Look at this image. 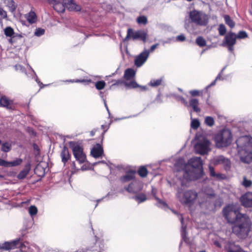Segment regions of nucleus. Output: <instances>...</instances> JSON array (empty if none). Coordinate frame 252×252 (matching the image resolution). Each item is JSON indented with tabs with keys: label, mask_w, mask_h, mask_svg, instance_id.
I'll use <instances>...</instances> for the list:
<instances>
[{
	"label": "nucleus",
	"mask_w": 252,
	"mask_h": 252,
	"mask_svg": "<svg viewBox=\"0 0 252 252\" xmlns=\"http://www.w3.org/2000/svg\"><path fill=\"white\" fill-rule=\"evenodd\" d=\"M105 86V83L103 81H98L95 84L96 88L98 90L103 89Z\"/></svg>",
	"instance_id": "37998d69"
},
{
	"label": "nucleus",
	"mask_w": 252,
	"mask_h": 252,
	"mask_svg": "<svg viewBox=\"0 0 252 252\" xmlns=\"http://www.w3.org/2000/svg\"><path fill=\"white\" fill-rule=\"evenodd\" d=\"M189 93L192 96H198L200 94L199 92L197 90H191L189 92Z\"/></svg>",
	"instance_id": "603ef678"
},
{
	"label": "nucleus",
	"mask_w": 252,
	"mask_h": 252,
	"mask_svg": "<svg viewBox=\"0 0 252 252\" xmlns=\"http://www.w3.org/2000/svg\"><path fill=\"white\" fill-rule=\"evenodd\" d=\"M219 34L220 35H224L226 32L225 27L223 24H220L219 27Z\"/></svg>",
	"instance_id": "c03bdc74"
},
{
	"label": "nucleus",
	"mask_w": 252,
	"mask_h": 252,
	"mask_svg": "<svg viewBox=\"0 0 252 252\" xmlns=\"http://www.w3.org/2000/svg\"><path fill=\"white\" fill-rule=\"evenodd\" d=\"M225 249L228 252H245L238 245H235L234 243L228 242L225 246Z\"/></svg>",
	"instance_id": "f3484780"
},
{
	"label": "nucleus",
	"mask_w": 252,
	"mask_h": 252,
	"mask_svg": "<svg viewBox=\"0 0 252 252\" xmlns=\"http://www.w3.org/2000/svg\"><path fill=\"white\" fill-rule=\"evenodd\" d=\"M137 22L139 24H145L147 22V19L144 16H140L137 18Z\"/></svg>",
	"instance_id": "a18cd8bd"
},
{
	"label": "nucleus",
	"mask_w": 252,
	"mask_h": 252,
	"mask_svg": "<svg viewBox=\"0 0 252 252\" xmlns=\"http://www.w3.org/2000/svg\"><path fill=\"white\" fill-rule=\"evenodd\" d=\"M11 145L8 143H3L1 145V150L3 152H8L11 149Z\"/></svg>",
	"instance_id": "ea45409f"
},
{
	"label": "nucleus",
	"mask_w": 252,
	"mask_h": 252,
	"mask_svg": "<svg viewBox=\"0 0 252 252\" xmlns=\"http://www.w3.org/2000/svg\"><path fill=\"white\" fill-rule=\"evenodd\" d=\"M238 152L241 160L245 163H250L252 160V138L249 136L239 137L236 141Z\"/></svg>",
	"instance_id": "20e7f679"
},
{
	"label": "nucleus",
	"mask_w": 252,
	"mask_h": 252,
	"mask_svg": "<svg viewBox=\"0 0 252 252\" xmlns=\"http://www.w3.org/2000/svg\"><path fill=\"white\" fill-rule=\"evenodd\" d=\"M68 82H76V83H78V82H81V83H87V84L88 83H90L91 82V80H76L75 81H74V80H69V81H67Z\"/></svg>",
	"instance_id": "8fccbe9b"
},
{
	"label": "nucleus",
	"mask_w": 252,
	"mask_h": 252,
	"mask_svg": "<svg viewBox=\"0 0 252 252\" xmlns=\"http://www.w3.org/2000/svg\"><path fill=\"white\" fill-rule=\"evenodd\" d=\"M14 33V30L10 27H7L4 29V34L6 36L11 37Z\"/></svg>",
	"instance_id": "4c0bfd02"
},
{
	"label": "nucleus",
	"mask_w": 252,
	"mask_h": 252,
	"mask_svg": "<svg viewBox=\"0 0 252 252\" xmlns=\"http://www.w3.org/2000/svg\"><path fill=\"white\" fill-rule=\"evenodd\" d=\"M134 198L138 203L143 202L147 200L146 195L143 193L138 194L135 195L134 197Z\"/></svg>",
	"instance_id": "cd10ccee"
},
{
	"label": "nucleus",
	"mask_w": 252,
	"mask_h": 252,
	"mask_svg": "<svg viewBox=\"0 0 252 252\" xmlns=\"http://www.w3.org/2000/svg\"><path fill=\"white\" fill-rule=\"evenodd\" d=\"M220 75L219 74L217 77L216 78V79H215V80H214L213 82H212V83L210 84V86H213L216 83V81L218 80H219L220 79Z\"/></svg>",
	"instance_id": "13d9d810"
},
{
	"label": "nucleus",
	"mask_w": 252,
	"mask_h": 252,
	"mask_svg": "<svg viewBox=\"0 0 252 252\" xmlns=\"http://www.w3.org/2000/svg\"><path fill=\"white\" fill-rule=\"evenodd\" d=\"M180 100L186 106H189L188 102L183 97H181Z\"/></svg>",
	"instance_id": "4d7b16f0"
},
{
	"label": "nucleus",
	"mask_w": 252,
	"mask_h": 252,
	"mask_svg": "<svg viewBox=\"0 0 252 252\" xmlns=\"http://www.w3.org/2000/svg\"><path fill=\"white\" fill-rule=\"evenodd\" d=\"M209 171L210 173V175L212 177H213L214 178H217V179H222V175L220 174H216L215 172L214 168L211 166H209Z\"/></svg>",
	"instance_id": "7c9ffc66"
},
{
	"label": "nucleus",
	"mask_w": 252,
	"mask_h": 252,
	"mask_svg": "<svg viewBox=\"0 0 252 252\" xmlns=\"http://www.w3.org/2000/svg\"><path fill=\"white\" fill-rule=\"evenodd\" d=\"M28 66H29V68H30V69H31V70L33 72H34V70L32 69V68L31 67V66H30L29 64H28Z\"/></svg>",
	"instance_id": "69168bd1"
},
{
	"label": "nucleus",
	"mask_w": 252,
	"mask_h": 252,
	"mask_svg": "<svg viewBox=\"0 0 252 252\" xmlns=\"http://www.w3.org/2000/svg\"><path fill=\"white\" fill-rule=\"evenodd\" d=\"M196 43L200 47L205 46L206 44L205 39L202 36H199L196 39Z\"/></svg>",
	"instance_id": "c9c22d12"
},
{
	"label": "nucleus",
	"mask_w": 252,
	"mask_h": 252,
	"mask_svg": "<svg viewBox=\"0 0 252 252\" xmlns=\"http://www.w3.org/2000/svg\"><path fill=\"white\" fill-rule=\"evenodd\" d=\"M200 252H206L205 251H201Z\"/></svg>",
	"instance_id": "774afa93"
},
{
	"label": "nucleus",
	"mask_w": 252,
	"mask_h": 252,
	"mask_svg": "<svg viewBox=\"0 0 252 252\" xmlns=\"http://www.w3.org/2000/svg\"><path fill=\"white\" fill-rule=\"evenodd\" d=\"M191 124L190 126L191 127L194 129H196L200 126V122L198 119H192L191 118Z\"/></svg>",
	"instance_id": "72a5a7b5"
},
{
	"label": "nucleus",
	"mask_w": 252,
	"mask_h": 252,
	"mask_svg": "<svg viewBox=\"0 0 252 252\" xmlns=\"http://www.w3.org/2000/svg\"><path fill=\"white\" fill-rule=\"evenodd\" d=\"M15 68L17 70H18V69L22 70V67L20 65H16Z\"/></svg>",
	"instance_id": "bf43d9fd"
},
{
	"label": "nucleus",
	"mask_w": 252,
	"mask_h": 252,
	"mask_svg": "<svg viewBox=\"0 0 252 252\" xmlns=\"http://www.w3.org/2000/svg\"><path fill=\"white\" fill-rule=\"evenodd\" d=\"M48 1L54 5V9L59 13L64 12L65 7L64 4L59 1L58 0H47Z\"/></svg>",
	"instance_id": "6ab92c4d"
},
{
	"label": "nucleus",
	"mask_w": 252,
	"mask_h": 252,
	"mask_svg": "<svg viewBox=\"0 0 252 252\" xmlns=\"http://www.w3.org/2000/svg\"><path fill=\"white\" fill-rule=\"evenodd\" d=\"M91 153L95 158L100 157L103 154V148L99 144H97L93 148Z\"/></svg>",
	"instance_id": "a211bd4d"
},
{
	"label": "nucleus",
	"mask_w": 252,
	"mask_h": 252,
	"mask_svg": "<svg viewBox=\"0 0 252 252\" xmlns=\"http://www.w3.org/2000/svg\"><path fill=\"white\" fill-rule=\"evenodd\" d=\"M212 163L215 165L221 164L226 169L229 168L230 166V162L229 160L222 156L215 157L212 160Z\"/></svg>",
	"instance_id": "2eb2a0df"
},
{
	"label": "nucleus",
	"mask_w": 252,
	"mask_h": 252,
	"mask_svg": "<svg viewBox=\"0 0 252 252\" xmlns=\"http://www.w3.org/2000/svg\"><path fill=\"white\" fill-rule=\"evenodd\" d=\"M67 8L70 11H79L81 9V6L77 5L75 2L72 1L69 5H67Z\"/></svg>",
	"instance_id": "bb28decb"
},
{
	"label": "nucleus",
	"mask_w": 252,
	"mask_h": 252,
	"mask_svg": "<svg viewBox=\"0 0 252 252\" xmlns=\"http://www.w3.org/2000/svg\"><path fill=\"white\" fill-rule=\"evenodd\" d=\"M147 173V170L145 167H141L138 170L139 175L142 177H146Z\"/></svg>",
	"instance_id": "a19ab883"
},
{
	"label": "nucleus",
	"mask_w": 252,
	"mask_h": 252,
	"mask_svg": "<svg viewBox=\"0 0 252 252\" xmlns=\"http://www.w3.org/2000/svg\"><path fill=\"white\" fill-rule=\"evenodd\" d=\"M237 39V35L230 32L226 34L223 41L222 45L227 46L228 50L232 52L233 50V46L235 44Z\"/></svg>",
	"instance_id": "1a4fd4ad"
},
{
	"label": "nucleus",
	"mask_w": 252,
	"mask_h": 252,
	"mask_svg": "<svg viewBox=\"0 0 252 252\" xmlns=\"http://www.w3.org/2000/svg\"><path fill=\"white\" fill-rule=\"evenodd\" d=\"M45 32V30L42 29H37L36 30L34 34L37 36H40L43 35Z\"/></svg>",
	"instance_id": "09e8293b"
},
{
	"label": "nucleus",
	"mask_w": 252,
	"mask_h": 252,
	"mask_svg": "<svg viewBox=\"0 0 252 252\" xmlns=\"http://www.w3.org/2000/svg\"><path fill=\"white\" fill-rule=\"evenodd\" d=\"M180 164H181V168L184 170V180H195L202 175V163L200 157L190 158L188 164H185L183 159H180L175 166L178 167Z\"/></svg>",
	"instance_id": "7ed1b4c3"
},
{
	"label": "nucleus",
	"mask_w": 252,
	"mask_h": 252,
	"mask_svg": "<svg viewBox=\"0 0 252 252\" xmlns=\"http://www.w3.org/2000/svg\"><path fill=\"white\" fill-rule=\"evenodd\" d=\"M163 81V78H160L158 79H153L150 82V85L152 87H157L160 85Z\"/></svg>",
	"instance_id": "473e14b6"
},
{
	"label": "nucleus",
	"mask_w": 252,
	"mask_h": 252,
	"mask_svg": "<svg viewBox=\"0 0 252 252\" xmlns=\"http://www.w3.org/2000/svg\"><path fill=\"white\" fill-rule=\"evenodd\" d=\"M94 133H95V131H94V130L91 131V132H90L91 135L92 136H94Z\"/></svg>",
	"instance_id": "680f3d73"
},
{
	"label": "nucleus",
	"mask_w": 252,
	"mask_h": 252,
	"mask_svg": "<svg viewBox=\"0 0 252 252\" xmlns=\"http://www.w3.org/2000/svg\"><path fill=\"white\" fill-rule=\"evenodd\" d=\"M136 172L134 171H130L127 172L125 175L122 177L121 180L122 182L125 183L133 180L135 178Z\"/></svg>",
	"instance_id": "412c9836"
},
{
	"label": "nucleus",
	"mask_w": 252,
	"mask_h": 252,
	"mask_svg": "<svg viewBox=\"0 0 252 252\" xmlns=\"http://www.w3.org/2000/svg\"><path fill=\"white\" fill-rule=\"evenodd\" d=\"M62 161L65 163L70 158V154L68 152V149L64 147L61 154Z\"/></svg>",
	"instance_id": "b1692460"
},
{
	"label": "nucleus",
	"mask_w": 252,
	"mask_h": 252,
	"mask_svg": "<svg viewBox=\"0 0 252 252\" xmlns=\"http://www.w3.org/2000/svg\"><path fill=\"white\" fill-rule=\"evenodd\" d=\"M232 141V134L228 129H223L215 136V142L218 148H223L229 146Z\"/></svg>",
	"instance_id": "423d86ee"
},
{
	"label": "nucleus",
	"mask_w": 252,
	"mask_h": 252,
	"mask_svg": "<svg viewBox=\"0 0 252 252\" xmlns=\"http://www.w3.org/2000/svg\"><path fill=\"white\" fill-rule=\"evenodd\" d=\"M7 18L6 12L0 6V21Z\"/></svg>",
	"instance_id": "49530a36"
},
{
	"label": "nucleus",
	"mask_w": 252,
	"mask_h": 252,
	"mask_svg": "<svg viewBox=\"0 0 252 252\" xmlns=\"http://www.w3.org/2000/svg\"><path fill=\"white\" fill-rule=\"evenodd\" d=\"M223 213L228 222L234 224L233 232L240 238H246L252 225L250 217L246 214L240 213L234 205H229L225 207Z\"/></svg>",
	"instance_id": "f257e3e1"
},
{
	"label": "nucleus",
	"mask_w": 252,
	"mask_h": 252,
	"mask_svg": "<svg viewBox=\"0 0 252 252\" xmlns=\"http://www.w3.org/2000/svg\"><path fill=\"white\" fill-rule=\"evenodd\" d=\"M72 1V0H63V4H64V7L67 8V5H69Z\"/></svg>",
	"instance_id": "864d4df0"
},
{
	"label": "nucleus",
	"mask_w": 252,
	"mask_h": 252,
	"mask_svg": "<svg viewBox=\"0 0 252 252\" xmlns=\"http://www.w3.org/2000/svg\"><path fill=\"white\" fill-rule=\"evenodd\" d=\"M22 162L21 158H17L14 161L7 162V167H13L20 165Z\"/></svg>",
	"instance_id": "f704fd0d"
},
{
	"label": "nucleus",
	"mask_w": 252,
	"mask_h": 252,
	"mask_svg": "<svg viewBox=\"0 0 252 252\" xmlns=\"http://www.w3.org/2000/svg\"><path fill=\"white\" fill-rule=\"evenodd\" d=\"M172 212L175 214H176V215H178L179 219L180 220L181 222L182 225L181 234H182V237H183V239H185V238L186 237V230H185L186 226H184V224H183L184 220H183V218H182L181 215H178V214L176 212H175L174 211H172Z\"/></svg>",
	"instance_id": "c85d7f7f"
},
{
	"label": "nucleus",
	"mask_w": 252,
	"mask_h": 252,
	"mask_svg": "<svg viewBox=\"0 0 252 252\" xmlns=\"http://www.w3.org/2000/svg\"><path fill=\"white\" fill-rule=\"evenodd\" d=\"M156 191L155 189H153L152 193L153 195L155 197V199L158 201V206L160 207L166 206V204L165 202L162 201L161 200H160L159 198H158V197H157L156 196Z\"/></svg>",
	"instance_id": "c756f323"
},
{
	"label": "nucleus",
	"mask_w": 252,
	"mask_h": 252,
	"mask_svg": "<svg viewBox=\"0 0 252 252\" xmlns=\"http://www.w3.org/2000/svg\"><path fill=\"white\" fill-rule=\"evenodd\" d=\"M104 104H105V107H106V108L107 110L108 111V112H109V110H108V107H107V106L106 103V102H104Z\"/></svg>",
	"instance_id": "e2e57ef3"
},
{
	"label": "nucleus",
	"mask_w": 252,
	"mask_h": 252,
	"mask_svg": "<svg viewBox=\"0 0 252 252\" xmlns=\"http://www.w3.org/2000/svg\"><path fill=\"white\" fill-rule=\"evenodd\" d=\"M69 145L72 150L74 157L80 163H84L86 160V156L83 151L82 146L77 143L70 142Z\"/></svg>",
	"instance_id": "0eeeda50"
},
{
	"label": "nucleus",
	"mask_w": 252,
	"mask_h": 252,
	"mask_svg": "<svg viewBox=\"0 0 252 252\" xmlns=\"http://www.w3.org/2000/svg\"><path fill=\"white\" fill-rule=\"evenodd\" d=\"M25 17L27 21L31 24L35 23L37 20V16L35 13L32 11L26 14Z\"/></svg>",
	"instance_id": "5701e85b"
},
{
	"label": "nucleus",
	"mask_w": 252,
	"mask_h": 252,
	"mask_svg": "<svg viewBox=\"0 0 252 252\" xmlns=\"http://www.w3.org/2000/svg\"><path fill=\"white\" fill-rule=\"evenodd\" d=\"M21 244H23L20 239H16L10 242H5L0 243V249L4 250H10L19 248Z\"/></svg>",
	"instance_id": "f8f14e48"
},
{
	"label": "nucleus",
	"mask_w": 252,
	"mask_h": 252,
	"mask_svg": "<svg viewBox=\"0 0 252 252\" xmlns=\"http://www.w3.org/2000/svg\"><path fill=\"white\" fill-rule=\"evenodd\" d=\"M29 213L31 216L35 215L37 213V209L35 206H31L29 208Z\"/></svg>",
	"instance_id": "79ce46f5"
},
{
	"label": "nucleus",
	"mask_w": 252,
	"mask_h": 252,
	"mask_svg": "<svg viewBox=\"0 0 252 252\" xmlns=\"http://www.w3.org/2000/svg\"><path fill=\"white\" fill-rule=\"evenodd\" d=\"M141 88L143 90H145L146 89V87H141Z\"/></svg>",
	"instance_id": "0e129e2a"
},
{
	"label": "nucleus",
	"mask_w": 252,
	"mask_h": 252,
	"mask_svg": "<svg viewBox=\"0 0 252 252\" xmlns=\"http://www.w3.org/2000/svg\"><path fill=\"white\" fill-rule=\"evenodd\" d=\"M241 184L245 188H249L252 187V181L244 176L241 181Z\"/></svg>",
	"instance_id": "a878e982"
},
{
	"label": "nucleus",
	"mask_w": 252,
	"mask_h": 252,
	"mask_svg": "<svg viewBox=\"0 0 252 252\" xmlns=\"http://www.w3.org/2000/svg\"><path fill=\"white\" fill-rule=\"evenodd\" d=\"M158 46V43L152 45L150 48V51L153 52L155 50V49L157 48V47Z\"/></svg>",
	"instance_id": "6e6d98bb"
},
{
	"label": "nucleus",
	"mask_w": 252,
	"mask_h": 252,
	"mask_svg": "<svg viewBox=\"0 0 252 252\" xmlns=\"http://www.w3.org/2000/svg\"><path fill=\"white\" fill-rule=\"evenodd\" d=\"M195 152L200 155H205L211 151V143L206 138L200 139L194 146Z\"/></svg>",
	"instance_id": "6e6552de"
},
{
	"label": "nucleus",
	"mask_w": 252,
	"mask_h": 252,
	"mask_svg": "<svg viewBox=\"0 0 252 252\" xmlns=\"http://www.w3.org/2000/svg\"><path fill=\"white\" fill-rule=\"evenodd\" d=\"M206 50V49L203 50V51L201 52V54H202Z\"/></svg>",
	"instance_id": "338daca9"
},
{
	"label": "nucleus",
	"mask_w": 252,
	"mask_h": 252,
	"mask_svg": "<svg viewBox=\"0 0 252 252\" xmlns=\"http://www.w3.org/2000/svg\"><path fill=\"white\" fill-rule=\"evenodd\" d=\"M242 204L246 207L252 206V193L249 192L244 194L240 199Z\"/></svg>",
	"instance_id": "dca6fc26"
},
{
	"label": "nucleus",
	"mask_w": 252,
	"mask_h": 252,
	"mask_svg": "<svg viewBox=\"0 0 252 252\" xmlns=\"http://www.w3.org/2000/svg\"><path fill=\"white\" fill-rule=\"evenodd\" d=\"M31 170V164L30 163H27L24 167L23 170H22L17 176V178L19 179H24L27 175L29 174Z\"/></svg>",
	"instance_id": "aec40b11"
},
{
	"label": "nucleus",
	"mask_w": 252,
	"mask_h": 252,
	"mask_svg": "<svg viewBox=\"0 0 252 252\" xmlns=\"http://www.w3.org/2000/svg\"><path fill=\"white\" fill-rule=\"evenodd\" d=\"M214 244H215V245L216 246H217V247H220H220H221V245H220V243H219L218 242H215L214 243Z\"/></svg>",
	"instance_id": "052dcab7"
},
{
	"label": "nucleus",
	"mask_w": 252,
	"mask_h": 252,
	"mask_svg": "<svg viewBox=\"0 0 252 252\" xmlns=\"http://www.w3.org/2000/svg\"><path fill=\"white\" fill-rule=\"evenodd\" d=\"M225 22L226 24L228 25L230 28H232L235 26L234 22L231 19L230 17L228 15L224 16Z\"/></svg>",
	"instance_id": "e433bc0d"
},
{
	"label": "nucleus",
	"mask_w": 252,
	"mask_h": 252,
	"mask_svg": "<svg viewBox=\"0 0 252 252\" xmlns=\"http://www.w3.org/2000/svg\"><path fill=\"white\" fill-rule=\"evenodd\" d=\"M205 123L209 126H212L214 125V120L212 117L207 116L205 118Z\"/></svg>",
	"instance_id": "58836bf2"
},
{
	"label": "nucleus",
	"mask_w": 252,
	"mask_h": 252,
	"mask_svg": "<svg viewBox=\"0 0 252 252\" xmlns=\"http://www.w3.org/2000/svg\"><path fill=\"white\" fill-rule=\"evenodd\" d=\"M247 37V33L244 31H240L237 35V38H244Z\"/></svg>",
	"instance_id": "de8ad7c7"
},
{
	"label": "nucleus",
	"mask_w": 252,
	"mask_h": 252,
	"mask_svg": "<svg viewBox=\"0 0 252 252\" xmlns=\"http://www.w3.org/2000/svg\"><path fill=\"white\" fill-rule=\"evenodd\" d=\"M135 74V71L132 68H128L126 70L124 77L126 81L124 82L125 85L128 88H135L138 87V85L134 81L127 82V81L133 78Z\"/></svg>",
	"instance_id": "9b49d317"
},
{
	"label": "nucleus",
	"mask_w": 252,
	"mask_h": 252,
	"mask_svg": "<svg viewBox=\"0 0 252 252\" xmlns=\"http://www.w3.org/2000/svg\"><path fill=\"white\" fill-rule=\"evenodd\" d=\"M5 3L6 5L9 8L11 11H14L16 9V5L15 2L13 0H5Z\"/></svg>",
	"instance_id": "2f4dec72"
},
{
	"label": "nucleus",
	"mask_w": 252,
	"mask_h": 252,
	"mask_svg": "<svg viewBox=\"0 0 252 252\" xmlns=\"http://www.w3.org/2000/svg\"><path fill=\"white\" fill-rule=\"evenodd\" d=\"M0 165L7 167V161L0 158Z\"/></svg>",
	"instance_id": "5fc2aeb1"
},
{
	"label": "nucleus",
	"mask_w": 252,
	"mask_h": 252,
	"mask_svg": "<svg viewBox=\"0 0 252 252\" xmlns=\"http://www.w3.org/2000/svg\"><path fill=\"white\" fill-rule=\"evenodd\" d=\"M198 100L196 98H191L189 100V106L191 107L194 111L196 112L200 111V108L198 107Z\"/></svg>",
	"instance_id": "393cba45"
},
{
	"label": "nucleus",
	"mask_w": 252,
	"mask_h": 252,
	"mask_svg": "<svg viewBox=\"0 0 252 252\" xmlns=\"http://www.w3.org/2000/svg\"><path fill=\"white\" fill-rule=\"evenodd\" d=\"M12 101L9 100L5 96H2L0 98V105L2 107L9 108L11 107Z\"/></svg>",
	"instance_id": "4be33fe9"
},
{
	"label": "nucleus",
	"mask_w": 252,
	"mask_h": 252,
	"mask_svg": "<svg viewBox=\"0 0 252 252\" xmlns=\"http://www.w3.org/2000/svg\"><path fill=\"white\" fill-rule=\"evenodd\" d=\"M129 37H131L133 40L140 39L143 42H145L147 37V34L144 31L133 32L132 29H128L127 30V35L124 39V41L127 40Z\"/></svg>",
	"instance_id": "9d476101"
},
{
	"label": "nucleus",
	"mask_w": 252,
	"mask_h": 252,
	"mask_svg": "<svg viewBox=\"0 0 252 252\" xmlns=\"http://www.w3.org/2000/svg\"><path fill=\"white\" fill-rule=\"evenodd\" d=\"M142 188V184L138 181L134 180L126 188V189L130 193H136L140 191Z\"/></svg>",
	"instance_id": "4468645a"
},
{
	"label": "nucleus",
	"mask_w": 252,
	"mask_h": 252,
	"mask_svg": "<svg viewBox=\"0 0 252 252\" xmlns=\"http://www.w3.org/2000/svg\"><path fill=\"white\" fill-rule=\"evenodd\" d=\"M150 55V51L145 49L134 59V64L137 67H141L147 61Z\"/></svg>",
	"instance_id": "ddd939ff"
},
{
	"label": "nucleus",
	"mask_w": 252,
	"mask_h": 252,
	"mask_svg": "<svg viewBox=\"0 0 252 252\" xmlns=\"http://www.w3.org/2000/svg\"><path fill=\"white\" fill-rule=\"evenodd\" d=\"M189 19L197 26H206L208 24L209 16L202 11L193 10L189 13Z\"/></svg>",
	"instance_id": "39448f33"
},
{
	"label": "nucleus",
	"mask_w": 252,
	"mask_h": 252,
	"mask_svg": "<svg viewBox=\"0 0 252 252\" xmlns=\"http://www.w3.org/2000/svg\"><path fill=\"white\" fill-rule=\"evenodd\" d=\"M182 187L177 189L176 197L179 202L183 205L191 207L196 202L200 205L209 200L214 196L213 190H209L208 192L202 191L197 193L193 189H185L184 186H188L183 180L182 183Z\"/></svg>",
	"instance_id": "f03ea898"
},
{
	"label": "nucleus",
	"mask_w": 252,
	"mask_h": 252,
	"mask_svg": "<svg viewBox=\"0 0 252 252\" xmlns=\"http://www.w3.org/2000/svg\"><path fill=\"white\" fill-rule=\"evenodd\" d=\"M186 39V37L183 34H180L176 37V40L179 41H184Z\"/></svg>",
	"instance_id": "3c124183"
}]
</instances>
